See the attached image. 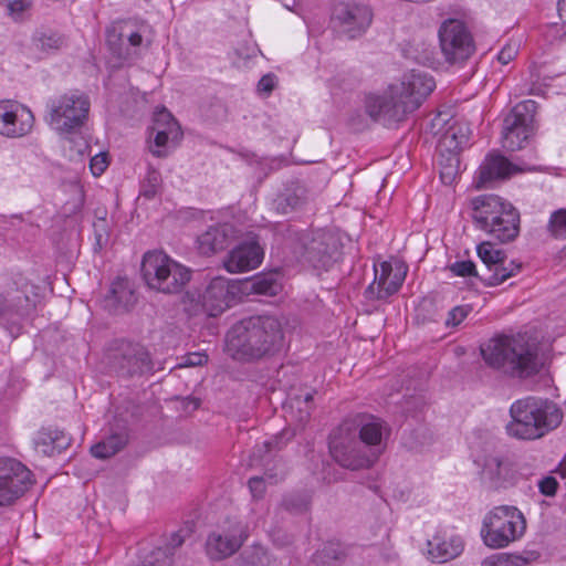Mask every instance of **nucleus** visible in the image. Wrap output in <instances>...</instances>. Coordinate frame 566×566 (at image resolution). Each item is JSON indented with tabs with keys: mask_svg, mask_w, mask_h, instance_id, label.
Here are the masks:
<instances>
[{
	"mask_svg": "<svg viewBox=\"0 0 566 566\" xmlns=\"http://www.w3.org/2000/svg\"><path fill=\"white\" fill-rule=\"evenodd\" d=\"M283 329L274 316H254L241 321L227 334L228 354L238 361L254 363L270 358L283 347Z\"/></svg>",
	"mask_w": 566,
	"mask_h": 566,
	"instance_id": "f257e3e1",
	"label": "nucleus"
},
{
	"mask_svg": "<svg viewBox=\"0 0 566 566\" xmlns=\"http://www.w3.org/2000/svg\"><path fill=\"white\" fill-rule=\"evenodd\" d=\"M510 416L507 434L520 440L539 439L558 428L564 418L562 408L555 401L537 396L514 401Z\"/></svg>",
	"mask_w": 566,
	"mask_h": 566,
	"instance_id": "f03ea898",
	"label": "nucleus"
},
{
	"mask_svg": "<svg viewBox=\"0 0 566 566\" xmlns=\"http://www.w3.org/2000/svg\"><path fill=\"white\" fill-rule=\"evenodd\" d=\"M485 364L512 377H528L537 371V355L522 337L495 336L480 347Z\"/></svg>",
	"mask_w": 566,
	"mask_h": 566,
	"instance_id": "7ed1b4c3",
	"label": "nucleus"
},
{
	"mask_svg": "<svg viewBox=\"0 0 566 566\" xmlns=\"http://www.w3.org/2000/svg\"><path fill=\"white\" fill-rule=\"evenodd\" d=\"M472 219L478 229L499 242L513 241L520 232V213L496 195H482L470 202Z\"/></svg>",
	"mask_w": 566,
	"mask_h": 566,
	"instance_id": "20e7f679",
	"label": "nucleus"
},
{
	"mask_svg": "<svg viewBox=\"0 0 566 566\" xmlns=\"http://www.w3.org/2000/svg\"><path fill=\"white\" fill-rule=\"evenodd\" d=\"M142 274L149 289L164 294H178L189 283L191 271L161 251L145 253Z\"/></svg>",
	"mask_w": 566,
	"mask_h": 566,
	"instance_id": "39448f33",
	"label": "nucleus"
},
{
	"mask_svg": "<svg viewBox=\"0 0 566 566\" xmlns=\"http://www.w3.org/2000/svg\"><path fill=\"white\" fill-rule=\"evenodd\" d=\"M525 531L524 514L516 506L501 505L484 516L480 534L485 546L500 549L521 539Z\"/></svg>",
	"mask_w": 566,
	"mask_h": 566,
	"instance_id": "423d86ee",
	"label": "nucleus"
},
{
	"mask_svg": "<svg viewBox=\"0 0 566 566\" xmlns=\"http://www.w3.org/2000/svg\"><path fill=\"white\" fill-rule=\"evenodd\" d=\"M90 106V99L85 94L64 93L48 101L45 119L59 134H72L84 125Z\"/></svg>",
	"mask_w": 566,
	"mask_h": 566,
	"instance_id": "0eeeda50",
	"label": "nucleus"
},
{
	"mask_svg": "<svg viewBox=\"0 0 566 566\" xmlns=\"http://www.w3.org/2000/svg\"><path fill=\"white\" fill-rule=\"evenodd\" d=\"M13 284L15 290L0 294V325L15 337L20 334L22 323L34 310L36 293L35 286L22 275H18Z\"/></svg>",
	"mask_w": 566,
	"mask_h": 566,
	"instance_id": "6e6552de",
	"label": "nucleus"
},
{
	"mask_svg": "<svg viewBox=\"0 0 566 566\" xmlns=\"http://www.w3.org/2000/svg\"><path fill=\"white\" fill-rule=\"evenodd\" d=\"M303 262L315 270L327 271L339 259L340 239L328 229L307 230L297 234Z\"/></svg>",
	"mask_w": 566,
	"mask_h": 566,
	"instance_id": "1a4fd4ad",
	"label": "nucleus"
},
{
	"mask_svg": "<svg viewBox=\"0 0 566 566\" xmlns=\"http://www.w3.org/2000/svg\"><path fill=\"white\" fill-rule=\"evenodd\" d=\"M329 453L343 468L360 470L370 468L377 460L353 431V423H342L329 437Z\"/></svg>",
	"mask_w": 566,
	"mask_h": 566,
	"instance_id": "9d476101",
	"label": "nucleus"
},
{
	"mask_svg": "<svg viewBox=\"0 0 566 566\" xmlns=\"http://www.w3.org/2000/svg\"><path fill=\"white\" fill-rule=\"evenodd\" d=\"M537 103L527 99L516 104L505 116L502 129V145L510 151L524 147L534 132V117Z\"/></svg>",
	"mask_w": 566,
	"mask_h": 566,
	"instance_id": "9b49d317",
	"label": "nucleus"
},
{
	"mask_svg": "<svg viewBox=\"0 0 566 566\" xmlns=\"http://www.w3.org/2000/svg\"><path fill=\"white\" fill-rule=\"evenodd\" d=\"M391 84L381 95H370L366 99V112L376 122L391 126L402 122L415 112V104L406 102L400 92H394Z\"/></svg>",
	"mask_w": 566,
	"mask_h": 566,
	"instance_id": "f8f14e48",
	"label": "nucleus"
},
{
	"mask_svg": "<svg viewBox=\"0 0 566 566\" xmlns=\"http://www.w3.org/2000/svg\"><path fill=\"white\" fill-rule=\"evenodd\" d=\"M439 40L441 52L451 64L464 62L475 50L471 33L458 19H449L441 24Z\"/></svg>",
	"mask_w": 566,
	"mask_h": 566,
	"instance_id": "ddd939ff",
	"label": "nucleus"
},
{
	"mask_svg": "<svg viewBox=\"0 0 566 566\" xmlns=\"http://www.w3.org/2000/svg\"><path fill=\"white\" fill-rule=\"evenodd\" d=\"M249 537L248 526L243 522L233 521L208 534L205 549L208 558L213 562L223 560L234 555Z\"/></svg>",
	"mask_w": 566,
	"mask_h": 566,
	"instance_id": "4468645a",
	"label": "nucleus"
},
{
	"mask_svg": "<svg viewBox=\"0 0 566 566\" xmlns=\"http://www.w3.org/2000/svg\"><path fill=\"white\" fill-rule=\"evenodd\" d=\"M108 365L122 377L143 375L153 368L147 349L140 344L125 340L109 352Z\"/></svg>",
	"mask_w": 566,
	"mask_h": 566,
	"instance_id": "2eb2a0df",
	"label": "nucleus"
},
{
	"mask_svg": "<svg viewBox=\"0 0 566 566\" xmlns=\"http://www.w3.org/2000/svg\"><path fill=\"white\" fill-rule=\"evenodd\" d=\"M33 484L31 471L12 458L0 459V506L12 505Z\"/></svg>",
	"mask_w": 566,
	"mask_h": 566,
	"instance_id": "dca6fc26",
	"label": "nucleus"
},
{
	"mask_svg": "<svg viewBox=\"0 0 566 566\" xmlns=\"http://www.w3.org/2000/svg\"><path fill=\"white\" fill-rule=\"evenodd\" d=\"M476 252L484 270L481 271L480 280L489 286H496L521 271V263L510 261L506 264L504 251L496 249L493 243L484 241L476 248Z\"/></svg>",
	"mask_w": 566,
	"mask_h": 566,
	"instance_id": "f3484780",
	"label": "nucleus"
},
{
	"mask_svg": "<svg viewBox=\"0 0 566 566\" xmlns=\"http://www.w3.org/2000/svg\"><path fill=\"white\" fill-rule=\"evenodd\" d=\"M371 19V10L365 4L340 2L333 11L335 27L348 39H356L365 33Z\"/></svg>",
	"mask_w": 566,
	"mask_h": 566,
	"instance_id": "a211bd4d",
	"label": "nucleus"
},
{
	"mask_svg": "<svg viewBox=\"0 0 566 566\" xmlns=\"http://www.w3.org/2000/svg\"><path fill=\"white\" fill-rule=\"evenodd\" d=\"M34 126V115L27 106L10 99L0 101V135L21 138L29 135Z\"/></svg>",
	"mask_w": 566,
	"mask_h": 566,
	"instance_id": "6ab92c4d",
	"label": "nucleus"
},
{
	"mask_svg": "<svg viewBox=\"0 0 566 566\" xmlns=\"http://www.w3.org/2000/svg\"><path fill=\"white\" fill-rule=\"evenodd\" d=\"M353 431L357 432V439L375 453L376 460L386 449V440L390 434L388 424L378 417L363 415L355 420Z\"/></svg>",
	"mask_w": 566,
	"mask_h": 566,
	"instance_id": "aec40b11",
	"label": "nucleus"
},
{
	"mask_svg": "<svg viewBox=\"0 0 566 566\" xmlns=\"http://www.w3.org/2000/svg\"><path fill=\"white\" fill-rule=\"evenodd\" d=\"M470 128L468 124L454 122L442 133L439 139V147L442 150H447L451 154L449 160L453 161L454 165H450L440 172L441 180L444 184H450L457 172L459 159L457 151L468 145L470 139Z\"/></svg>",
	"mask_w": 566,
	"mask_h": 566,
	"instance_id": "412c9836",
	"label": "nucleus"
},
{
	"mask_svg": "<svg viewBox=\"0 0 566 566\" xmlns=\"http://www.w3.org/2000/svg\"><path fill=\"white\" fill-rule=\"evenodd\" d=\"M406 277V271L401 266L392 268L389 262H381L375 266V280L367 287L366 295L370 300H386L397 293Z\"/></svg>",
	"mask_w": 566,
	"mask_h": 566,
	"instance_id": "4be33fe9",
	"label": "nucleus"
},
{
	"mask_svg": "<svg viewBox=\"0 0 566 566\" xmlns=\"http://www.w3.org/2000/svg\"><path fill=\"white\" fill-rule=\"evenodd\" d=\"M394 92H400L406 102L415 104V111L432 93L436 82L431 75L412 70L402 76L399 83L394 84Z\"/></svg>",
	"mask_w": 566,
	"mask_h": 566,
	"instance_id": "5701e85b",
	"label": "nucleus"
},
{
	"mask_svg": "<svg viewBox=\"0 0 566 566\" xmlns=\"http://www.w3.org/2000/svg\"><path fill=\"white\" fill-rule=\"evenodd\" d=\"M237 285L231 284L224 277H214L210 281L202 294V306L210 316H218L231 306L235 294Z\"/></svg>",
	"mask_w": 566,
	"mask_h": 566,
	"instance_id": "b1692460",
	"label": "nucleus"
},
{
	"mask_svg": "<svg viewBox=\"0 0 566 566\" xmlns=\"http://www.w3.org/2000/svg\"><path fill=\"white\" fill-rule=\"evenodd\" d=\"M263 254L262 248L256 242H244L229 252L223 264L230 273L247 272L261 264Z\"/></svg>",
	"mask_w": 566,
	"mask_h": 566,
	"instance_id": "393cba45",
	"label": "nucleus"
},
{
	"mask_svg": "<svg viewBox=\"0 0 566 566\" xmlns=\"http://www.w3.org/2000/svg\"><path fill=\"white\" fill-rule=\"evenodd\" d=\"M514 171L515 167L504 156L490 154L479 168L475 188H491L494 182L509 178Z\"/></svg>",
	"mask_w": 566,
	"mask_h": 566,
	"instance_id": "a878e982",
	"label": "nucleus"
},
{
	"mask_svg": "<svg viewBox=\"0 0 566 566\" xmlns=\"http://www.w3.org/2000/svg\"><path fill=\"white\" fill-rule=\"evenodd\" d=\"M428 558L434 563H446L458 557L464 547L460 536L446 537L437 534L427 541Z\"/></svg>",
	"mask_w": 566,
	"mask_h": 566,
	"instance_id": "bb28decb",
	"label": "nucleus"
},
{
	"mask_svg": "<svg viewBox=\"0 0 566 566\" xmlns=\"http://www.w3.org/2000/svg\"><path fill=\"white\" fill-rule=\"evenodd\" d=\"M234 235L235 231L232 224L211 226L198 237L199 250L206 255L223 250Z\"/></svg>",
	"mask_w": 566,
	"mask_h": 566,
	"instance_id": "cd10ccee",
	"label": "nucleus"
},
{
	"mask_svg": "<svg viewBox=\"0 0 566 566\" xmlns=\"http://www.w3.org/2000/svg\"><path fill=\"white\" fill-rule=\"evenodd\" d=\"M156 123H164L167 126V130H158L155 133L154 144L155 148H151V153L161 157L165 156L166 153L160 148L168 146L169 144H176L181 138V130L178 123L175 120L172 115L166 109L163 108L156 112Z\"/></svg>",
	"mask_w": 566,
	"mask_h": 566,
	"instance_id": "c85d7f7f",
	"label": "nucleus"
},
{
	"mask_svg": "<svg viewBox=\"0 0 566 566\" xmlns=\"http://www.w3.org/2000/svg\"><path fill=\"white\" fill-rule=\"evenodd\" d=\"M306 189L298 182L286 185L273 199L272 206L282 214L290 213L305 203Z\"/></svg>",
	"mask_w": 566,
	"mask_h": 566,
	"instance_id": "c756f323",
	"label": "nucleus"
},
{
	"mask_svg": "<svg viewBox=\"0 0 566 566\" xmlns=\"http://www.w3.org/2000/svg\"><path fill=\"white\" fill-rule=\"evenodd\" d=\"M136 294L132 282L127 279L118 277L109 287L106 296L107 305L115 311H126L136 303Z\"/></svg>",
	"mask_w": 566,
	"mask_h": 566,
	"instance_id": "7c9ffc66",
	"label": "nucleus"
},
{
	"mask_svg": "<svg viewBox=\"0 0 566 566\" xmlns=\"http://www.w3.org/2000/svg\"><path fill=\"white\" fill-rule=\"evenodd\" d=\"M71 443V438L62 430L59 429H42L39 431L34 444L39 452L45 455H52L55 452H61L66 449Z\"/></svg>",
	"mask_w": 566,
	"mask_h": 566,
	"instance_id": "2f4dec72",
	"label": "nucleus"
},
{
	"mask_svg": "<svg viewBox=\"0 0 566 566\" xmlns=\"http://www.w3.org/2000/svg\"><path fill=\"white\" fill-rule=\"evenodd\" d=\"M536 551H524L522 553H495L485 557L481 566H528L539 558Z\"/></svg>",
	"mask_w": 566,
	"mask_h": 566,
	"instance_id": "473e14b6",
	"label": "nucleus"
},
{
	"mask_svg": "<svg viewBox=\"0 0 566 566\" xmlns=\"http://www.w3.org/2000/svg\"><path fill=\"white\" fill-rule=\"evenodd\" d=\"M126 442L127 434L124 431L116 432L92 446L91 453L94 458L107 459L122 450Z\"/></svg>",
	"mask_w": 566,
	"mask_h": 566,
	"instance_id": "72a5a7b5",
	"label": "nucleus"
},
{
	"mask_svg": "<svg viewBox=\"0 0 566 566\" xmlns=\"http://www.w3.org/2000/svg\"><path fill=\"white\" fill-rule=\"evenodd\" d=\"M241 566H271L272 559L266 549L259 545L248 547L240 555Z\"/></svg>",
	"mask_w": 566,
	"mask_h": 566,
	"instance_id": "f704fd0d",
	"label": "nucleus"
},
{
	"mask_svg": "<svg viewBox=\"0 0 566 566\" xmlns=\"http://www.w3.org/2000/svg\"><path fill=\"white\" fill-rule=\"evenodd\" d=\"M311 499L305 493H291L282 499L281 507L290 514H302L310 509Z\"/></svg>",
	"mask_w": 566,
	"mask_h": 566,
	"instance_id": "c9c22d12",
	"label": "nucleus"
},
{
	"mask_svg": "<svg viewBox=\"0 0 566 566\" xmlns=\"http://www.w3.org/2000/svg\"><path fill=\"white\" fill-rule=\"evenodd\" d=\"M314 394L315 391H306L304 395L290 398V409L292 412L295 408L297 409V421L300 423L306 422L311 416Z\"/></svg>",
	"mask_w": 566,
	"mask_h": 566,
	"instance_id": "e433bc0d",
	"label": "nucleus"
},
{
	"mask_svg": "<svg viewBox=\"0 0 566 566\" xmlns=\"http://www.w3.org/2000/svg\"><path fill=\"white\" fill-rule=\"evenodd\" d=\"M547 230L555 239H566V209H558L551 214Z\"/></svg>",
	"mask_w": 566,
	"mask_h": 566,
	"instance_id": "4c0bfd02",
	"label": "nucleus"
},
{
	"mask_svg": "<svg viewBox=\"0 0 566 566\" xmlns=\"http://www.w3.org/2000/svg\"><path fill=\"white\" fill-rule=\"evenodd\" d=\"M124 33H116L115 30L107 32V44L109 50L122 61H128L132 53L128 49H124Z\"/></svg>",
	"mask_w": 566,
	"mask_h": 566,
	"instance_id": "58836bf2",
	"label": "nucleus"
},
{
	"mask_svg": "<svg viewBox=\"0 0 566 566\" xmlns=\"http://www.w3.org/2000/svg\"><path fill=\"white\" fill-rule=\"evenodd\" d=\"M36 48L44 52L57 50L63 44V39L54 32H40L34 36Z\"/></svg>",
	"mask_w": 566,
	"mask_h": 566,
	"instance_id": "ea45409f",
	"label": "nucleus"
},
{
	"mask_svg": "<svg viewBox=\"0 0 566 566\" xmlns=\"http://www.w3.org/2000/svg\"><path fill=\"white\" fill-rule=\"evenodd\" d=\"M277 287L279 284L273 275L256 276L252 282V289L259 294L273 295L276 293Z\"/></svg>",
	"mask_w": 566,
	"mask_h": 566,
	"instance_id": "a19ab883",
	"label": "nucleus"
},
{
	"mask_svg": "<svg viewBox=\"0 0 566 566\" xmlns=\"http://www.w3.org/2000/svg\"><path fill=\"white\" fill-rule=\"evenodd\" d=\"M172 558L168 549L158 547L145 557L143 566H171Z\"/></svg>",
	"mask_w": 566,
	"mask_h": 566,
	"instance_id": "79ce46f5",
	"label": "nucleus"
},
{
	"mask_svg": "<svg viewBox=\"0 0 566 566\" xmlns=\"http://www.w3.org/2000/svg\"><path fill=\"white\" fill-rule=\"evenodd\" d=\"M94 233L95 250H102L109 241L108 224L105 218H98L97 221L94 222Z\"/></svg>",
	"mask_w": 566,
	"mask_h": 566,
	"instance_id": "37998d69",
	"label": "nucleus"
},
{
	"mask_svg": "<svg viewBox=\"0 0 566 566\" xmlns=\"http://www.w3.org/2000/svg\"><path fill=\"white\" fill-rule=\"evenodd\" d=\"M471 312V306L469 305H459L449 311L448 317L446 319V325L448 327H455L460 325L464 318Z\"/></svg>",
	"mask_w": 566,
	"mask_h": 566,
	"instance_id": "c03bdc74",
	"label": "nucleus"
},
{
	"mask_svg": "<svg viewBox=\"0 0 566 566\" xmlns=\"http://www.w3.org/2000/svg\"><path fill=\"white\" fill-rule=\"evenodd\" d=\"M450 270L458 276L474 275L480 277L481 272H478L475 264L472 261H458L450 266Z\"/></svg>",
	"mask_w": 566,
	"mask_h": 566,
	"instance_id": "a18cd8bd",
	"label": "nucleus"
},
{
	"mask_svg": "<svg viewBox=\"0 0 566 566\" xmlns=\"http://www.w3.org/2000/svg\"><path fill=\"white\" fill-rule=\"evenodd\" d=\"M518 43L517 42H509L507 44H505L502 50L499 52L497 54V61L503 64V65H506L509 64L512 60L515 59V56L517 55L518 53Z\"/></svg>",
	"mask_w": 566,
	"mask_h": 566,
	"instance_id": "49530a36",
	"label": "nucleus"
},
{
	"mask_svg": "<svg viewBox=\"0 0 566 566\" xmlns=\"http://www.w3.org/2000/svg\"><path fill=\"white\" fill-rule=\"evenodd\" d=\"M30 7L27 0H8L7 10L9 15L14 20L19 21L22 13Z\"/></svg>",
	"mask_w": 566,
	"mask_h": 566,
	"instance_id": "de8ad7c7",
	"label": "nucleus"
},
{
	"mask_svg": "<svg viewBox=\"0 0 566 566\" xmlns=\"http://www.w3.org/2000/svg\"><path fill=\"white\" fill-rule=\"evenodd\" d=\"M539 492L546 496H553L558 489V482L554 476H545L538 482Z\"/></svg>",
	"mask_w": 566,
	"mask_h": 566,
	"instance_id": "09e8293b",
	"label": "nucleus"
},
{
	"mask_svg": "<svg viewBox=\"0 0 566 566\" xmlns=\"http://www.w3.org/2000/svg\"><path fill=\"white\" fill-rule=\"evenodd\" d=\"M208 356L203 353H190L182 358L179 367H196L207 363Z\"/></svg>",
	"mask_w": 566,
	"mask_h": 566,
	"instance_id": "8fccbe9b",
	"label": "nucleus"
},
{
	"mask_svg": "<svg viewBox=\"0 0 566 566\" xmlns=\"http://www.w3.org/2000/svg\"><path fill=\"white\" fill-rule=\"evenodd\" d=\"M249 489L253 497H262L265 492V482L262 476H252L249 480Z\"/></svg>",
	"mask_w": 566,
	"mask_h": 566,
	"instance_id": "3c124183",
	"label": "nucleus"
},
{
	"mask_svg": "<svg viewBox=\"0 0 566 566\" xmlns=\"http://www.w3.org/2000/svg\"><path fill=\"white\" fill-rule=\"evenodd\" d=\"M107 165L108 164H107L105 154L95 155L91 159V170L94 176L102 175L105 171V169L107 168Z\"/></svg>",
	"mask_w": 566,
	"mask_h": 566,
	"instance_id": "603ef678",
	"label": "nucleus"
},
{
	"mask_svg": "<svg viewBox=\"0 0 566 566\" xmlns=\"http://www.w3.org/2000/svg\"><path fill=\"white\" fill-rule=\"evenodd\" d=\"M276 84V77L273 74H265L263 75L259 83H258V90L259 92L270 94Z\"/></svg>",
	"mask_w": 566,
	"mask_h": 566,
	"instance_id": "864d4df0",
	"label": "nucleus"
},
{
	"mask_svg": "<svg viewBox=\"0 0 566 566\" xmlns=\"http://www.w3.org/2000/svg\"><path fill=\"white\" fill-rule=\"evenodd\" d=\"M185 542V537L180 533H174L170 537V541L166 547H163L164 549H168V553L170 554V557L172 558L174 551L178 547H180Z\"/></svg>",
	"mask_w": 566,
	"mask_h": 566,
	"instance_id": "5fc2aeb1",
	"label": "nucleus"
},
{
	"mask_svg": "<svg viewBox=\"0 0 566 566\" xmlns=\"http://www.w3.org/2000/svg\"><path fill=\"white\" fill-rule=\"evenodd\" d=\"M484 467L490 474L497 475L500 473L501 460L496 457H490L486 459Z\"/></svg>",
	"mask_w": 566,
	"mask_h": 566,
	"instance_id": "6e6d98bb",
	"label": "nucleus"
},
{
	"mask_svg": "<svg viewBox=\"0 0 566 566\" xmlns=\"http://www.w3.org/2000/svg\"><path fill=\"white\" fill-rule=\"evenodd\" d=\"M126 40L130 46L138 48L143 42V35L138 31L130 32L126 35Z\"/></svg>",
	"mask_w": 566,
	"mask_h": 566,
	"instance_id": "4d7b16f0",
	"label": "nucleus"
},
{
	"mask_svg": "<svg viewBox=\"0 0 566 566\" xmlns=\"http://www.w3.org/2000/svg\"><path fill=\"white\" fill-rule=\"evenodd\" d=\"M270 448H271V442L269 441H265L262 447H259L255 451H253V454H252V465L254 464V462L256 460H260L261 461V452L264 451V452H270Z\"/></svg>",
	"mask_w": 566,
	"mask_h": 566,
	"instance_id": "13d9d810",
	"label": "nucleus"
},
{
	"mask_svg": "<svg viewBox=\"0 0 566 566\" xmlns=\"http://www.w3.org/2000/svg\"><path fill=\"white\" fill-rule=\"evenodd\" d=\"M557 10L559 18L566 22V0H558Z\"/></svg>",
	"mask_w": 566,
	"mask_h": 566,
	"instance_id": "bf43d9fd",
	"label": "nucleus"
},
{
	"mask_svg": "<svg viewBox=\"0 0 566 566\" xmlns=\"http://www.w3.org/2000/svg\"><path fill=\"white\" fill-rule=\"evenodd\" d=\"M535 69H536V66L533 65V66H531V70H530L531 77H532L533 82H532V86L528 88V94H537V91L535 88V80H537V75L535 74Z\"/></svg>",
	"mask_w": 566,
	"mask_h": 566,
	"instance_id": "052dcab7",
	"label": "nucleus"
},
{
	"mask_svg": "<svg viewBox=\"0 0 566 566\" xmlns=\"http://www.w3.org/2000/svg\"><path fill=\"white\" fill-rule=\"evenodd\" d=\"M167 130V126L164 123H156V114L154 115L153 132Z\"/></svg>",
	"mask_w": 566,
	"mask_h": 566,
	"instance_id": "680f3d73",
	"label": "nucleus"
},
{
	"mask_svg": "<svg viewBox=\"0 0 566 566\" xmlns=\"http://www.w3.org/2000/svg\"><path fill=\"white\" fill-rule=\"evenodd\" d=\"M144 193H145L146 197L150 198V197H153L155 195V189L146 190Z\"/></svg>",
	"mask_w": 566,
	"mask_h": 566,
	"instance_id": "e2e57ef3",
	"label": "nucleus"
},
{
	"mask_svg": "<svg viewBox=\"0 0 566 566\" xmlns=\"http://www.w3.org/2000/svg\"><path fill=\"white\" fill-rule=\"evenodd\" d=\"M563 255L566 258V247L563 249Z\"/></svg>",
	"mask_w": 566,
	"mask_h": 566,
	"instance_id": "0e129e2a",
	"label": "nucleus"
}]
</instances>
